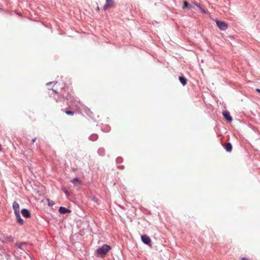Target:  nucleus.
I'll use <instances>...</instances> for the list:
<instances>
[{"label":"nucleus","instance_id":"obj_1","mask_svg":"<svg viewBox=\"0 0 260 260\" xmlns=\"http://www.w3.org/2000/svg\"><path fill=\"white\" fill-rule=\"evenodd\" d=\"M111 247L107 244H104L95 250V253L98 256H102L106 255L110 250Z\"/></svg>","mask_w":260,"mask_h":260},{"label":"nucleus","instance_id":"obj_2","mask_svg":"<svg viewBox=\"0 0 260 260\" xmlns=\"http://www.w3.org/2000/svg\"><path fill=\"white\" fill-rule=\"evenodd\" d=\"M63 99H66L67 101V104L69 107L77 106L78 103V100L74 98V97L71 95V94L68 93L67 95L65 97L64 95L62 96Z\"/></svg>","mask_w":260,"mask_h":260},{"label":"nucleus","instance_id":"obj_3","mask_svg":"<svg viewBox=\"0 0 260 260\" xmlns=\"http://www.w3.org/2000/svg\"><path fill=\"white\" fill-rule=\"evenodd\" d=\"M216 25L217 27L221 30H225L228 28V24L224 21L216 20Z\"/></svg>","mask_w":260,"mask_h":260},{"label":"nucleus","instance_id":"obj_4","mask_svg":"<svg viewBox=\"0 0 260 260\" xmlns=\"http://www.w3.org/2000/svg\"><path fill=\"white\" fill-rule=\"evenodd\" d=\"M141 240L143 243L146 245H150L151 242V239L149 236L146 235H143L141 236Z\"/></svg>","mask_w":260,"mask_h":260},{"label":"nucleus","instance_id":"obj_5","mask_svg":"<svg viewBox=\"0 0 260 260\" xmlns=\"http://www.w3.org/2000/svg\"><path fill=\"white\" fill-rule=\"evenodd\" d=\"M224 118L228 121L231 122L232 121V118L230 115V112L227 111H224L222 113Z\"/></svg>","mask_w":260,"mask_h":260},{"label":"nucleus","instance_id":"obj_6","mask_svg":"<svg viewBox=\"0 0 260 260\" xmlns=\"http://www.w3.org/2000/svg\"><path fill=\"white\" fill-rule=\"evenodd\" d=\"M12 207L15 214L20 213L19 205L17 202L15 201L13 203Z\"/></svg>","mask_w":260,"mask_h":260},{"label":"nucleus","instance_id":"obj_7","mask_svg":"<svg viewBox=\"0 0 260 260\" xmlns=\"http://www.w3.org/2000/svg\"><path fill=\"white\" fill-rule=\"evenodd\" d=\"M58 211L60 214H63L67 213H70L71 212V210L66 207L61 206L59 207Z\"/></svg>","mask_w":260,"mask_h":260},{"label":"nucleus","instance_id":"obj_8","mask_svg":"<svg viewBox=\"0 0 260 260\" xmlns=\"http://www.w3.org/2000/svg\"><path fill=\"white\" fill-rule=\"evenodd\" d=\"M113 4V0H106V4L104 5L103 9L106 10L108 8L111 7Z\"/></svg>","mask_w":260,"mask_h":260},{"label":"nucleus","instance_id":"obj_9","mask_svg":"<svg viewBox=\"0 0 260 260\" xmlns=\"http://www.w3.org/2000/svg\"><path fill=\"white\" fill-rule=\"evenodd\" d=\"M21 212L22 215L25 218H28L30 216V213L29 210L27 209H23L21 210Z\"/></svg>","mask_w":260,"mask_h":260},{"label":"nucleus","instance_id":"obj_10","mask_svg":"<svg viewBox=\"0 0 260 260\" xmlns=\"http://www.w3.org/2000/svg\"><path fill=\"white\" fill-rule=\"evenodd\" d=\"M15 215L16 216L17 222L20 225H22L24 223V221L23 220L21 217L20 213L15 214Z\"/></svg>","mask_w":260,"mask_h":260},{"label":"nucleus","instance_id":"obj_11","mask_svg":"<svg viewBox=\"0 0 260 260\" xmlns=\"http://www.w3.org/2000/svg\"><path fill=\"white\" fill-rule=\"evenodd\" d=\"M111 129L110 126L108 124H102L101 126V130L104 132H109Z\"/></svg>","mask_w":260,"mask_h":260},{"label":"nucleus","instance_id":"obj_12","mask_svg":"<svg viewBox=\"0 0 260 260\" xmlns=\"http://www.w3.org/2000/svg\"><path fill=\"white\" fill-rule=\"evenodd\" d=\"M185 8L191 9L193 8V7L191 4H188L187 2L184 1L183 2V5L182 6V9H184Z\"/></svg>","mask_w":260,"mask_h":260},{"label":"nucleus","instance_id":"obj_13","mask_svg":"<svg viewBox=\"0 0 260 260\" xmlns=\"http://www.w3.org/2000/svg\"><path fill=\"white\" fill-rule=\"evenodd\" d=\"M179 81L182 84V85L184 86L187 83V79L184 76H180L179 78Z\"/></svg>","mask_w":260,"mask_h":260},{"label":"nucleus","instance_id":"obj_14","mask_svg":"<svg viewBox=\"0 0 260 260\" xmlns=\"http://www.w3.org/2000/svg\"><path fill=\"white\" fill-rule=\"evenodd\" d=\"M224 148L227 152H230L232 150V145L230 143H227L225 145Z\"/></svg>","mask_w":260,"mask_h":260},{"label":"nucleus","instance_id":"obj_15","mask_svg":"<svg viewBox=\"0 0 260 260\" xmlns=\"http://www.w3.org/2000/svg\"><path fill=\"white\" fill-rule=\"evenodd\" d=\"M98 139V136L96 134H92L89 137V139L92 141H95Z\"/></svg>","mask_w":260,"mask_h":260},{"label":"nucleus","instance_id":"obj_16","mask_svg":"<svg viewBox=\"0 0 260 260\" xmlns=\"http://www.w3.org/2000/svg\"><path fill=\"white\" fill-rule=\"evenodd\" d=\"M98 153L100 156H104L105 153V150L104 148H100L98 150Z\"/></svg>","mask_w":260,"mask_h":260},{"label":"nucleus","instance_id":"obj_17","mask_svg":"<svg viewBox=\"0 0 260 260\" xmlns=\"http://www.w3.org/2000/svg\"><path fill=\"white\" fill-rule=\"evenodd\" d=\"M27 244L26 242H21V243H16L15 244V245L19 248V249H22V246L24 245H26Z\"/></svg>","mask_w":260,"mask_h":260},{"label":"nucleus","instance_id":"obj_18","mask_svg":"<svg viewBox=\"0 0 260 260\" xmlns=\"http://www.w3.org/2000/svg\"><path fill=\"white\" fill-rule=\"evenodd\" d=\"M4 239L5 240L10 242H12L14 241V238L11 236H6Z\"/></svg>","mask_w":260,"mask_h":260},{"label":"nucleus","instance_id":"obj_19","mask_svg":"<svg viewBox=\"0 0 260 260\" xmlns=\"http://www.w3.org/2000/svg\"><path fill=\"white\" fill-rule=\"evenodd\" d=\"M47 205L49 207H52L54 205V202L49 199H47Z\"/></svg>","mask_w":260,"mask_h":260},{"label":"nucleus","instance_id":"obj_20","mask_svg":"<svg viewBox=\"0 0 260 260\" xmlns=\"http://www.w3.org/2000/svg\"><path fill=\"white\" fill-rule=\"evenodd\" d=\"M72 183H74L75 182H78L79 184L81 183V181L78 178V177H75V178H74L72 181H71Z\"/></svg>","mask_w":260,"mask_h":260},{"label":"nucleus","instance_id":"obj_21","mask_svg":"<svg viewBox=\"0 0 260 260\" xmlns=\"http://www.w3.org/2000/svg\"><path fill=\"white\" fill-rule=\"evenodd\" d=\"M116 161L117 164H120L123 161V158L121 157H118L116 158Z\"/></svg>","mask_w":260,"mask_h":260},{"label":"nucleus","instance_id":"obj_22","mask_svg":"<svg viewBox=\"0 0 260 260\" xmlns=\"http://www.w3.org/2000/svg\"><path fill=\"white\" fill-rule=\"evenodd\" d=\"M65 113L68 115H73L74 114V112L73 111L70 110H67L65 111Z\"/></svg>","mask_w":260,"mask_h":260},{"label":"nucleus","instance_id":"obj_23","mask_svg":"<svg viewBox=\"0 0 260 260\" xmlns=\"http://www.w3.org/2000/svg\"><path fill=\"white\" fill-rule=\"evenodd\" d=\"M199 9L200 10L201 12L203 13V14H206L207 13V11L205 9L202 8L201 7L199 8Z\"/></svg>","mask_w":260,"mask_h":260},{"label":"nucleus","instance_id":"obj_24","mask_svg":"<svg viewBox=\"0 0 260 260\" xmlns=\"http://www.w3.org/2000/svg\"><path fill=\"white\" fill-rule=\"evenodd\" d=\"M86 112L88 116H91V115H90V114H91V113H92V112H91V111H90V110L89 109H87L86 110Z\"/></svg>","mask_w":260,"mask_h":260},{"label":"nucleus","instance_id":"obj_25","mask_svg":"<svg viewBox=\"0 0 260 260\" xmlns=\"http://www.w3.org/2000/svg\"><path fill=\"white\" fill-rule=\"evenodd\" d=\"M62 190L64 191V192L66 193L67 196H69L70 195V194H69V192H68V191L67 190H66L64 188Z\"/></svg>","mask_w":260,"mask_h":260},{"label":"nucleus","instance_id":"obj_26","mask_svg":"<svg viewBox=\"0 0 260 260\" xmlns=\"http://www.w3.org/2000/svg\"><path fill=\"white\" fill-rule=\"evenodd\" d=\"M194 5L198 7L199 8H200L201 7L200 5L199 4H198V3H196V2L194 3Z\"/></svg>","mask_w":260,"mask_h":260},{"label":"nucleus","instance_id":"obj_27","mask_svg":"<svg viewBox=\"0 0 260 260\" xmlns=\"http://www.w3.org/2000/svg\"><path fill=\"white\" fill-rule=\"evenodd\" d=\"M54 83V84H56L57 83V82H48L46 84L47 85H49L50 84H51L52 83Z\"/></svg>","mask_w":260,"mask_h":260},{"label":"nucleus","instance_id":"obj_28","mask_svg":"<svg viewBox=\"0 0 260 260\" xmlns=\"http://www.w3.org/2000/svg\"><path fill=\"white\" fill-rule=\"evenodd\" d=\"M117 167L120 169H123L124 168V166L123 165H119Z\"/></svg>","mask_w":260,"mask_h":260},{"label":"nucleus","instance_id":"obj_29","mask_svg":"<svg viewBox=\"0 0 260 260\" xmlns=\"http://www.w3.org/2000/svg\"><path fill=\"white\" fill-rule=\"evenodd\" d=\"M71 169H72V171L74 172H75L77 171V168H72Z\"/></svg>","mask_w":260,"mask_h":260},{"label":"nucleus","instance_id":"obj_30","mask_svg":"<svg viewBox=\"0 0 260 260\" xmlns=\"http://www.w3.org/2000/svg\"><path fill=\"white\" fill-rule=\"evenodd\" d=\"M36 140H37V138H36V137H35V138H33V139L31 140V142H32V143H34V142L36 141Z\"/></svg>","mask_w":260,"mask_h":260},{"label":"nucleus","instance_id":"obj_31","mask_svg":"<svg viewBox=\"0 0 260 260\" xmlns=\"http://www.w3.org/2000/svg\"><path fill=\"white\" fill-rule=\"evenodd\" d=\"M241 260H248L247 258L245 257H243L241 258Z\"/></svg>","mask_w":260,"mask_h":260},{"label":"nucleus","instance_id":"obj_32","mask_svg":"<svg viewBox=\"0 0 260 260\" xmlns=\"http://www.w3.org/2000/svg\"><path fill=\"white\" fill-rule=\"evenodd\" d=\"M92 200L93 201H95V202H97V200H96V199H95V198L94 197H93V198H92Z\"/></svg>","mask_w":260,"mask_h":260},{"label":"nucleus","instance_id":"obj_33","mask_svg":"<svg viewBox=\"0 0 260 260\" xmlns=\"http://www.w3.org/2000/svg\"><path fill=\"white\" fill-rule=\"evenodd\" d=\"M256 91H257L258 92L260 93V89L257 88V89H256Z\"/></svg>","mask_w":260,"mask_h":260},{"label":"nucleus","instance_id":"obj_34","mask_svg":"<svg viewBox=\"0 0 260 260\" xmlns=\"http://www.w3.org/2000/svg\"><path fill=\"white\" fill-rule=\"evenodd\" d=\"M53 91L54 92H55L56 93H57V90H53Z\"/></svg>","mask_w":260,"mask_h":260},{"label":"nucleus","instance_id":"obj_35","mask_svg":"<svg viewBox=\"0 0 260 260\" xmlns=\"http://www.w3.org/2000/svg\"><path fill=\"white\" fill-rule=\"evenodd\" d=\"M54 99H55V100H56V102H58V100H57L56 98H55Z\"/></svg>","mask_w":260,"mask_h":260},{"label":"nucleus","instance_id":"obj_36","mask_svg":"<svg viewBox=\"0 0 260 260\" xmlns=\"http://www.w3.org/2000/svg\"><path fill=\"white\" fill-rule=\"evenodd\" d=\"M97 10H99V7L97 8Z\"/></svg>","mask_w":260,"mask_h":260}]
</instances>
